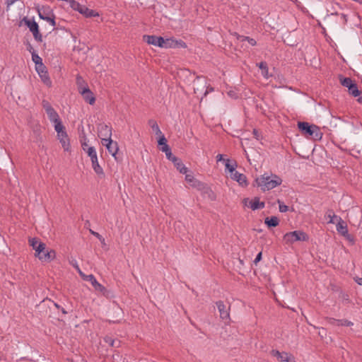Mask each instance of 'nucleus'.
I'll list each match as a JSON object with an SVG mask.
<instances>
[{
  "mask_svg": "<svg viewBox=\"0 0 362 362\" xmlns=\"http://www.w3.org/2000/svg\"><path fill=\"white\" fill-rule=\"evenodd\" d=\"M225 173L226 175L234 181H246V177L237 170V163L230 159L224 160Z\"/></svg>",
  "mask_w": 362,
  "mask_h": 362,
  "instance_id": "nucleus-1",
  "label": "nucleus"
},
{
  "mask_svg": "<svg viewBox=\"0 0 362 362\" xmlns=\"http://www.w3.org/2000/svg\"><path fill=\"white\" fill-rule=\"evenodd\" d=\"M308 240V235L302 230L288 232L284 235V241L286 244H292L296 241H307Z\"/></svg>",
  "mask_w": 362,
  "mask_h": 362,
  "instance_id": "nucleus-2",
  "label": "nucleus"
},
{
  "mask_svg": "<svg viewBox=\"0 0 362 362\" xmlns=\"http://www.w3.org/2000/svg\"><path fill=\"white\" fill-rule=\"evenodd\" d=\"M22 22L29 28V30L33 33L34 39L38 42H42V35L40 32L39 25L35 21L34 18H28L27 17H24L22 20Z\"/></svg>",
  "mask_w": 362,
  "mask_h": 362,
  "instance_id": "nucleus-3",
  "label": "nucleus"
},
{
  "mask_svg": "<svg viewBox=\"0 0 362 362\" xmlns=\"http://www.w3.org/2000/svg\"><path fill=\"white\" fill-rule=\"evenodd\" d=\"M70 7L74 9V11H77L81 14L83 15L85 17L89 18V17H95L98 16V13L95 12L93 10L89 9L88 7H86L84 5L80 4L78 2H77L75 0H72L70 2Z\"/></svg>",
  "mask_w": 362,
  "mask_h": 362,
  "instance_id": "nucleus-4",
  "label": "nucleus"
},
{
  "mask_svg": "<svg viewBox=\"0 0 362 362\" xmlns=\"http://www.w3.org/2000/svg\"><path fill=\"white\" fill-rule=\"evenodd\" d=\"M298 127L303 134L314 136L315 138L319 137V129L316 125H310L308 122H299Z\"/></svg>",
  "mask_w": 362,
  "mask_h": 362,
  "instance_id": "nucleus-5",
  "label": "nucleus"
},
{
  "mask_svg": "<svg viewBox=\"0 0 362 362\" xmlns=\"http://www.w3.org/2000/svg\"><path fill=\"white\" fill-rule=\"evenodd\" d=\"M42 105L44 110H45L49 121L52 123H54V122H56L60 120L58 113L52 107L51 104L48 101H47L45 100H42Z\"/></svg>",
  "mask_w": 362,
  "mask_h": 362,
  "instance_id": "nucleus-6",
  "label": "nucleus"
},
{
  "mask_svg": "<svg viewBox=\"0 0 362 362\" xmlns=\"http://www.w3.org/2000/svg\"><path fill=\"white\" fill-rule=\"evenodd\" d=\"M78 92L82 95L83 100L89 103L90 105H93L95 102V97L93 92L90 90L88 86H83L81 85L78 86Z\"/></svg>",
  "mask_w": 362,
  "mask_h": 362,
  "instance_id": "nucleus-7",
  "label": "nucleus"
},
{
  "mask_svg": "<svg viewBox=\"0 0 362 362\" xmlns=\"http://www.w3.org/2000/svg\"><path fill=\"white\" fill-rule=\"evenodd\" d=\"M243 204L245 207L250 208L253 211L263 209L265 206L264 202H260L259 199L257 197H255L254 199L245 198L243 200Z\"/></svg>",
  "mask_w": 362,
  "mask_h": 362,
  "instance_id": "nucleus-8",
  "label": "nucleus"
},
{
  "mask_svg": "<svg viewBox=\"0 0 362 362\" xmlns=\"http://www.w3.org/2000/svg\"><path fill=\"white\" fill-rule=\"evenodd\" d=\"M194 89L195 93L206 88L204 95H206L209 93L214 91V88L212 87L207 86L206 81L204 77H197V81H194Z\"/></svg>",
  "mask_w": 362,
  "mask_h": 362,
  "instance_id": "nucleus-9",
  "label": "nucleus"
},
{
  "mask_svg": "<svg viewBox=\"0 0 362 362\" xmlns=\"http://www.w3.org/2000/svg\"><path fill=\"white\" fill-rule=\"evenodd\" d=\"M98 134L99 138L103 139H111L112 128L105 123H100L98 125Z\"/></svg>",
  "mask_w": 362,
  "mask_h": 362,
  "instance_id": "nucleus-10",
  "label": "nucleus"
},
{
  "mask_svg": "<svg viewBox=\"0 0 362 362\" xmlns=\"http://www.w3.org/2000/svg\"><path fill=\"white\" fill-rule=\"evenodd\" d=\"M144 40L149 45H153L160 47H167L166 42L162 37L155 35H144Z\"/></svg>",
  "mask_w": 362,
  "mask_h": 362,
  "instance_id": "nucleus-11",
  "label": "nucleus"
},
{
  "mask_svg": "<svg viewBox=\"0 0 362 362\" xmlns=\"http://www.w3.org/2000/svg\"><path fill=\"white\" fill-rule=\"evenodd\" d=\"M101 143L103 146H105L108 152L116 158V154L119 150L118 144L116 141H114L111 139H103Z\"/></svg>",
  "mask_w": 362,
  "mask_h": 362,
  "instance_id": "nucleus-12",
  "label": "nucleus"
},
{
  "mask_svg": "<svg viewBox=\"0 0 362 362\" xmlns=\"http://www.w3.org/2000/svg\"><path fill=\"white\" fill-rule=\"evenodd\" d=\"M271 354L273 356L276 357L279 361L296 362L294 357L286 352H280L277 350H272Z\"/></svg>",
  "mask_w": 362,
  "mask_h": 362,
  "instance_id": "nucleus-13",
  "label": "nucleus"
},
{
  "mask_svg": "<svg viewBox=\"0 0 362 362\" xmlns=\"http://www.w3.org/2000/svg\"><path fill=\"white\" fill-rule=\"evenodd\" d=\"M336 228L339 233L345 237L346 239L351 240V236L349 234L347 225L341 218H337Z\"/></svg>",
  "mask_w": 362,
  "mask_h": 362,
  "instance_id": "nucleus-14",
  "label": "nucleus"
},
{
  "mask_svg": "<svg viewBox=\"0 0 362 362\" xmlns=\"http://www.w3.org/2000/svg\"><path fill=\"white\" fill-rule=\"evenodd\" d=\"M29 243L35 251V257H37L40 252H43L45 249V244L42 242H39L38 239L36 238H30Z\"/></svg>",
  "mask_w": 362,
  "mask_h": 362,
  "instance_id": "nucleus-15",
  "label": "nucleus"
},
{
  "mask_svg": "<svg viewBox=\"0 0 362 362\" xmlns=\"http://www.w3.org/2000/svg\"><path fill=\"white\" fill-rule=\"evenodd\" d=\"M35 69L42 82L47 86H50L52 85V81L50 80L47 71L46 70L45 66L42 65V67H37L35 68Z\"/></svg>",
  "mask_w": 362,
  "mask_h": 362,
  "instance_id": "nucleus-16",
  "label": "nucleus"
},
{
  "mask_svg": "<svg viewBox=\"0 0 362 362\" xmlns=\"http://www.w3.org/2000/svg\"><path fill=\"white\" fill-rule=\"evenodd\" d=\"M82 279L85 281H90L96 291L102 293L105 291V288L96 280L95 277L93 274H86Z\"/></svg>",
  "mask_w": 362,
  "mask_h": 362,
  "instance_id": "nucleus-17",
  "label": "nucleus"
},
{
  "mask_svg": "<svg viewBox=\"0 0 362 362\" xmlns=\"http://www.w3.org/2000/svg\"><path fill=\"white\" fill-rule=\"evenodd\" d=\"M174 165L177 168V170L182 174H185V181H192V175L187 174L188 169L185 165L182 163V160L177 158V161L173 163Z\"/></svg>",
  "mask_w": 362,
  "mask_h": 362,
  "instance_id": "nucleus-18",
  "label": "nucleus"
},
{
  "mask_svg": "<svg viewBox=\"0 0 362 362\" xmlns=\"http://www.w3.org/2000/svg\"><path fill=\"white\" fill-rule=\"evenodd\" d=\"M42 262H50L55 259L56 252L53 250H44L43 252H40L37 257Z\"/></svg>",
  "mask_w": 362,
  "mask_h": 362,
  "instance_id": "nucleus-19",
  "label": "nucleus"
},
{
  "mask_svg": "<svg viewBox=\"0 0 362 362\" xmlns=\"http://www.w3.org/2000/svg\"><path fill=\"white\" fill-rule=\"evenodd\" d=\"M38 15L39 17L46 21L47 23H49L52 27H55L56 22H55V17L54 15L52 13H45V11L42 12L38 10Z\"/></svg>",
  "mask_w": 362,
  "mask_h": 362,
  "instance_id": "nucleus-20",
  "label": "nucleus"
},
{
  "mask_svg": "<svg viewBox=\"0 0 362 362\" xmlns=\"http://www.w3.org/2000/svg\"><path fill=\"white\" fill-rule=\"evenodd\" d=\"M216 306L220 313V317L223 320H227L229 318L228 308L222 301L216 302Z\"/></svg>",
  "mask_w": 362,
  "mask_h": 362,
  "instance_id": "nucleus-21",
  "label": "nucleus"
},
{
  "mask_svg": "<svg viewBox=\"0 0 362 362\" xmlns=\"http://www.w3.org/2000/svg\"><path fill=\"white\" fill-rule=\"evenodd\" d=\"M57 137L60 143L62 144L64 150L69 151L70 144L66 132H65L64 133L61 132L60 134L57 135Z\"/></svg>",
  "mask_w": 362,
  "mask_h": 362,
  "instance_id": "nucleus-22",
  "label": "nucleus"
},
{
  "mask_svg": "<svg viewBox=\"0 0 362 362\" xmlns=\"http://www.w3.org/2000/svg\"><path fill=\"white\" fill-rule=\"evenodd\" d=\"M329 323L332 325L335 326H346V327H351L354 325V323L351 321H349L346 319H341V320H337L332 318L329 320Z\"/></svg>",
  "mask_w": 362,
  "mask_h": 362,
  "instance_id": "nucleus-23",
  "label": "nucleus"
},
{
  "mask_svg": "<svg viewBox=\"0 0 362 362\" xmlns=\"http://www.w3.org/2000/svg\"><path fill=\"white\" fill-rule=\"evenodd\" d=\"M281 183V182H257V186L259 187L263 192H265L275 188Z\"/></svg>",
  "mask_w": 362,
  "mask_h": 362,
  "instance_id": "nucleus-24",
  "label": "nucleus"
},
{
  "mask_svg": "<svg viewBox=\"0 0 362 362\" xmlns=\"http://www.w3.org/2000/svg\"><path fill=\"white\" fill-rule=\"evenodd\" d=\"M260 181H278L279 177L272 173H265L261 175Z\"/></svg>",
  "mask_w": 362,
  "mask_h": 362,
  "instance_id": "nucleus-25",
  "label": "nucleus"
},
{
  "mask_svg": "<svg viewBox=\"0 0 362 362\" xmlns=\"http://www.w3.org/2000/svg\"><path fill=\"white\" fill-rule=\"evenodd\" d=\"M265 224L269 227H276L279 223V220L276 216L267 217L264 220Z\"/></svg>",
  "mask_w": 362,
  "mask_h": 362,
  "instance_id": "nucleus-26",
  "label": "nucleus"
},
{
  "mask_svg": "<svg viewBox=\"0 0 362 362\" xmlns=\"http://www.w3.org/2000/svg\"><path fill=\"white\" fill-rule=\"evenodd\" d=\"M258 66L261 69L262 75L263 77L267 79L269 78L270 76L269 74V69L267 63L265 62H261L258 64Z\"/></svg>",
  "mask_w": 362,
  "mask_h": 362,
  "instance_id": "nucleus-27",
  "label": "nucleus"
},
{
  "mask_svg": "<svg viewBox=\"0 0 362 362\" xmlns=\"http://www.w3.org/2000/svg\"><path fill=\"white\" fill-rule=\"evenodd\" d=\"M85 151L90 158L91 162H96L98 156L95 148L94 147H88L87 151Z\"/></svg>",
  "mask_w": 362,
  "mask_h": 362,
  "instance_id": "nucleus-28",
  "label": "nucleus"
},
{
  "mask_svg": "<svg viewBox=\"0 0 362 362\" xmlns=\"http://www.w3.org/2000/svg\"><path fill=\"white\" fill-rule=\"evenodd\" d=\"M54 129L57 132V135L66 132L64 126L62 124L61 119L54 122Z\"/></svg>",
  "mask_w": 362,
  "mask_h": 362,
  "instance_id": "nucleus-29",
  "label": "nucleus"
},
{
  "mask_svg": "<svg viewBox=\"0 0 362 362\" xmlns=\"http://www.w3.org/2000/svg\"><path fill=\"white\" fill-rule=\"evenodd\" d=\"M32 60L35 64V68L42 67V65H44L42 58L37 53H33Z\"/></svg>",
  "mask_w": 362,
  "mask_h": 362,
  "instance_id": "nucleus-30",
  "label": "nucleus"
},
{
  "mask_svg": "<svg viewBox=\"0 0 362 362\" xmlns=\"http://www.w3.org/2000/svg\"><path fill=\"white\" fill-rule=\"evenodd\" d=\"M149 124L151 125V129H153V131L155 132V134L156 135H158V136L163 135L162 132L160 131L158 124L155 121L150 120Z\"/></svg>",
  "mask_w": 362,
  "mask_h": 362,
  "instance_id": "nucleus-31",
  "label": "nucleus"
},
{
  "mask_svg": "<svg viewBox=\"0 0 362 362\" xmlns=\"http://www.w3.org/2000/svg\"><path fill=\"white\" fill-rule=\"evenodd\" d=\"M104 341L106 343L109 344L111 346L118 347L120 344L119 341L115 340V339H112L110 337H107V336L104 338Z\"/></svg>",
  "mask_w": 362,
  "mask_h": 362,
  "instance_id": "nucleus-32",
  "label": "nucleus"
},
{
  "mask_svg": "<svg viewBox=\"0 0 362 362\" xmlns=\"http://www.w3.org/2000/svg\"><path fill=\"white\" fill-rule=\"evenodd\" d=\"M349 92L354 97H357L360 95V91L358 90L356 83H354V85L350 86L349 88Z\"/></svg>",
  "mask_w": 362,
  "mask_h": 362,
  "instance_id": "nucleus-33",
  "label": "nucleus"
},
{
  "mask_svg": "<svg viewBox=\"0 0 362 362\" xmlns=\"http://www.w3.org/2000/svg\"><path fill=\"white\" fill-rule=\"evenodd\" d=\"M341 83L343 86L348 88V89L350 88L351 86L354 85L355 83L351 78H343L340 80Z\"/></svg>",
  "mask_w": 362,
  "mask_h": 362,
  "instance_id": "nucleus-34",
  "label": "nucleus"
},
{
  "mask_svg": "<svg viewBox=\"0 0 362 362\" xmlns=\"http://www.w3.org/2000/svg\"><path fill=\"white\" fill-rule=\"evenodd\" d=\"M70 264L76 269L78 273L79 274L80 276L83 278L86 274L81 270L78 262L76 259H72L70 261Z\"/></svg>",
  "mask_w": 362,
  "mask_h": 362,
  "instance_id": "nucleus-35",
  "label": "nucleus"
},
{
  "mask_svg": "<svg viewBox=\"0 0 362 362\" xmlns=\"http://www.w3.org/2000/svg\"><path fill=\"white\" fill-rule=\"evenodd\" d=\"M240 39L241 41H247L248 43L252 45V46H255L256 45V40L253 38H251L250 37H246V36H241L240 37Z\"/></svg>",
  "mask_w": 362,
  "mask_h": 362,
  "instance_id": "nucleus-36",
  "label": "nucleus"
},
{
  "mask_svg": "<svg viewBox=\"0 0 362 362\" xmlns=\"http://www.w3.org/2000/svg\"><path fill=\"white\" fill-rule=\"evenodd\" d=\"M327 218H329V221H328L329 223H334L335 221H337V218H340V217L334 214H332L331 213H329L327 214Z\"/></svg>",
  "mask_w": 362,
  "mask_h": 362,
  "instance_id": "nucleus-37",
  "label": "nucleus"
},
{
  "mask_svg": "<svg viewBox=\"0 0 362 362\" xmlns=\"http://www.w3.org/2000/svg\"><path fill=\"white\" fill-rule=\"evenodd\" d=\"M165 156L166 158L172 161L173 163L174 162H177V157H176L175 156H174L173 153H172V151H170V152L165 153Z\"/></svg>",
  "mask_w": 362,
  "mask_h": 362,
  "instance_id": "nucleus-38",
  "label": "nucleus"
},
{
  "mask_svg": "<svg viewBox=\"0 0 362 362\" xmlns=\"http://www.w3.org/2000/svg\"><path fill=\"white\" fill-rule=\"evenodd\" d=\"M159 136H160L159 139L158 140V146H160L161 147V146L167 144V139H165V136L163 134Z\"/></svg>",
  "mask_w": 362,
  "mask_h": 362,
  "instance_id": "nucleus-39",
  "label": "nucleus"
},
{
  "mask_svg": "<svg viewBox=\"0 0 362 362\" xmlns=\"http://www.w3.org/2000/svg\"><path fill=\"white\" fill-rule=\"evenodd\" d=\"M279 209L280 212L284 213L288 210V206L279 201Z\"/></svg>",
  "mask_w": 362,
  "mask_h": 362,
  "instance_id": "nucleus-40",
  "label": "nucleus"
},
{
  "mask_svg": "<svg viewBox=\"0 0 362 362\" xmlns=\"http://www.w3.org/2000/svg\"><path fill=\"white\" fill-rule=\"evenodd\" d=\"M92 165H93V168L94 170L97 173H100L102 172V168L99 165L98 160H96V162H92Z\"/></svg>",
  "mask_w": 362,
  "mask_h": 362,
  "instance_id": "nucleus-41",
  "label": "nucleus"
},
{
  "mask_svg": "<svg viewBox=\"0 0 362 362\" xmlns=\"http://www.w3.org/2000/svg\"><path fill=\"white\" fill-rule=\"evenodd\" d=\"M90 233L96 237L102 243H105V239L98 233L95 232L91 229H90Z\"/></svg>",
  "mask_w": 362,
  "mask_h": 362,
  "instance_id": "nucleus-42",
  "label": "nucleus"
},
{
  "mask_svg": "<svg viewBox=\"0 0 362 362\" xmlns=\"http://www.w3.org/2000/svg\"><path fill=\"white\" fill-rule=\"evenodd\" d=\"M160 150L162 152L165 153V154L168 153V152H170L171 151V149H170V146L168 145V144L164 145V146H161V147H160Z\"/></svg>",
  "mask_w": 362,
  "mask_h": 362,
  "instance_id": "nucleus-43",
  "label": "nucleus"
},
{
  "mask_svg": "<svg viewBox=\"0 0 362 362\" xmlns=\"http://www.w3.org/2000/svg\"><path fill=\"white\" fill-rule=\"evenodd\" d=\"M18 1V0H6V9L8 10L10 6Z\"/></svg>",
  "mask_w": 362,
  "mask_h": 362,
  "instance_id": "nucleus-44",
  "label": "nucleus"
},
{
  "mask_svg": "<svg viewBox=\"0 0 362 362\" xmlns=\"http://www.w3.org/2000/svg\"><path fill=\"white\" fill-rule=\"evenodd\" d=\"M261 259H262V252H259L253 261L254 264H257L261 260Z\"/></svg>",
  "mask_w": 362,
  "mask_h": 362,
  "instance_id": "nucleus-45",
  "label": "nucleus"
},
{
  "mask_svg": "<svg viewBox=\"0 0 362 362\" xmlns=\"http://www.w3.org/2000/svg\"><path fill=\"white\" fill-rule=\"evenodd\" d=\"M27 49L30 52L31 55H33V53H36L35 50L30 43L28 45Z\"/></svg>",
  "mask_w": 362,
  "mask_h": 362,
  "instance_id": "nucleus-46",
  "label": "nucleus"
},
{
  "mask_svg": "<svg viewBox=\"0 0 362 362\" xmlns=\"http://www.w3.org/2000/svg\"><path fill=\"white\" fill-rule=\"evenodd\" d=\"M354 281H356V284H358V285L360 286H362V277H355L354 278Z\"/></svg>",
  "mask_w": 362,
  "mask_h": 362,
  "instance_id": "nucleus-47",
  "label": "nucleus"
},
{
  "mask_svg": "<svg viewBox=\"0 0 362 362\" xmlns=\"http://www.w3.org/2000/svg\"><path fill=\"white\" fill-rule=\"evenodd\" d=\"M81 146H82V148H83V150L84 151H87L88 147H90V146L86 144V141H84V142H82V143H81Z\"/></svg>",
  "mask_w": 362,
  "mask_h": 362,
  "instance_id": "nucleus-48",
  "label": "nucleus"
},
{
  "mask_svg": "<svg viewBox=\"0 0 362 362\" xmlns=\"http://www.w3.org/2000/svg\"><path fill=\"white\" fill-rule=\"evenodd\" d=\"M216 159H217V161H223L224 163L225 159L223 158L222 154H218L216 156Z\"/></svg>",
  "mask_w": 362,
  "mask_h": 362,
  "instance_id": "nucleus-49",
  "label": "nucleus"
},
{
  "mask_svg": "<svg viewBox=\"0 0 362 362\" xmlns=\"http://www.w3.org/2000/svg\"><path fill=\"white\" fill-rule=\"evenodd\" d=\"M337 8H340V5L338 3H333L332 4L333 10L336 11Z\"/></svg>",
  "mask_w": 362,
  "mask_h": 362,
  "instance_id": "nucleus-50",
  "label": "nucleus"
},
{
  "mask_svg": "<svg viewBox=\"0 0 362 362\" xmlns=\"http://www.w3.org/2000/svg\"><path fill=\"white\" fill-rule=\"evenodd\" d=\"M253 134L257 139H259V132L257 129H253Z\"/></svg>",
  "mask_w": 362,
  "mask_h": 362,
  "instance_id": "nucleus-51",
  "label": "nucleus"
},
{
  "mask_svg": "<svg viewBox=\"0 0 362 362\" xmlns=\"http://www.w3.org/2000/svg\"><path fill=\"white\" fill-rule=\"evenodd\" d=\"M206 193H208V194H209V197L211 199H214V193H213L211 190H209H209H207V191L206 192Z\"/></svg>",
  "mask_w": 362,
  "mask_h": 362,
  "instance_id": "nucleus-52",
  "label": "nucleus"
},
{
  "mask_svg": "<svg viewBox=\"0 0 362 362\" xmlns=\"http://www.w3.org/2000/svg\"><path fill=\"white\" fill-rule=\"evenodd\" d=\"M179 45L182 47H186L187 45L185 44V42H184L183 41L180 40V42H179Z\"/></svg>",
  "mask_w": 362,
  "mask_h": 362,
  "instance_id": "nucleus-53",
  "label": "nucleus"
},
{
  "mask_svg": "<svg viewBox=\"0 0 362 362\" xmlns=\"http://www.w3.org/2000/svg\"><path fill=\"white\" fill-rule=\"evenodd\" d=\"M240 185L242 186V187H246L247 186V182H239Z\"/></svg>",
  "mask_w": 362,
  "mask_h": 362,
  "instance_id": "nucleus-54",
  "label": "nucleus"
},
{
  "mask_svg": "<svg viewBox=\"0 0 362 362\" xmlns=\"http://www.w3.org/2000/svg\"><path fill=\"white\" fill-rule=\"evenodd\" d=\"M342 18H344L345 21H346V15L341 14Z\"/></svg>",
  "mask_w": 362,
  "mask_h": 362,
  "instance_id": "nucleus-55",
  "label": "nucleus"
},
{
  "mask_svg": "<svg viewBox=\"0 0 362 362\" xmlns=\"http://www.w3.org/2000/svg\"><path fill=\"white\" fill-rule=\"evenodd\" d=\"M80 80H81V77H79V76H78V77H77V83H79Z\"/></svg>",
  "mask_w": 362,
  "mask_h": 362,
  "instance_id": "nucleus-56",
  "label": "nucleus"
},
{
  "mask_svg": "<svg viewBox=\"0 0 362 362\" xmlns=\"http://www.w3.org/2000/svg\"><path fill=\"white\" fill-rule=\"evenodd\" d=\"M228 95H230V96H233V93L231 91H230V92H228Z\"/></svg>",
  "mask_w": 362,
  "mask_h": 362,
  "instance_id": "nucleus-57",
  "label": "nucleus"
},
{
  "mask_svg": "<svg viewBox=\"0 0 362 362\" xmlns=\"http://www.w3.org/2000/svg\"><path fill=\"white\" fill-rule=\"evenodd\" d=\"M337 14H338V13H337V11H334V12L332 13V15H337Z\"/></svg>",
  "mask_w": 362,
  "mask_h": 362,
  "instance_id": "nucleus-58",
  "label": "nucleus"
}]
</instances>
